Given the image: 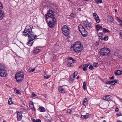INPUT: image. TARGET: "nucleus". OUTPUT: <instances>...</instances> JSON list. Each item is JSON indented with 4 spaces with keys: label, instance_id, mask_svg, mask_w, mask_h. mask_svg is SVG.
<instances>
[{
    "label": "nucleus",
    "instance_id": "33",
    "mask_svg": "<svg viewBox=\"0 0 122 122\" xmlns=\"http://www.w3.org/2000/svg\"><path fill=\"white\" fill-rule=\"evenodd\" d=\"M86 81H84L83 82V88L84 90L86 89Z\"/></svg>",
    "mask_w": 122,
    "mask_h": 122
},
{
    "label": "nucleus",
    "instance_id": "18",
    "mask_svg": "<svg viewBox=\"0 0 122 122\" xmlns=\"http://www.w3.org/2000/svg\"><path fill=\"white\" fill-rule=\"evenodd\" d=\"M29 107L30 108L32 109L33 111H36L33 103L32 102H30Z\"/></svg>",
    "mask_w": 122,
    "mask_h": 122
},
{
    "label": "nucleus",
    "instance_id": "64",
    "mask_svg": "<svg viewBox=\"0 0 122 122\" xmlns=\"http://www.w3.org/2000/svg\"><path fill=\"white\" fill-rule=\"evenodd\" d=\"M117 122H122V121H118Z\"/></svg>",
    "mask_w": 122,
    "mask_h": 122
},
{
    "label": "nucleus",
    "instance_id": "38",
    "mask_svg": "<svg viewBox=\"0 0 122 122\" xmlns=\"http://www.w3.org/2000/svg\"><path fill=\"white\" fill-rule=\"evenodd\" d=\"M89 64H84L83 65V67H86L87 68V67L89 66Z\"/></svg>",
    "mask_w": 122,
    "mask_h": 122
},
{
    "label": "nucleus",
    "instance_id": "49",
    "mask_svg": "<svg viewBox=\"0 0 122 122\" xmlns=\"http://www.w3.org/2000/svg\"><path fill=\"white\" fill-rule=\"evenodd\" d=\"M50 77V76H45L44 77V78L45 79H47L49 78Z\"/></svg>",
    "mask_w": 122,
    "mask_h": 122
},
{
    "label": "nucleus",
    "instance_id": "52",
    "mask_svg": "<svg viewBox=\"0 0 122 122\" xmlns=\"http://www.w3.org/2000/svg\"><path fill=\"white\" fill-rule=\"evenodd\" d=\"M73 63H76V60L73 59L72 60Z\"/></svg>",
    "mask_w": 122,
    "mask_h": 122
},
{
    "label": "nucleus",
    "instance_id": "11",
    "mask_svg": "<svg viewBox=\"0 0 122 122\" xmlns=\"http://www.w3.org/2000/svg\"><path fill=\"white\" fill-rule=\"evenodd\" d=\"M93 17L97 22V23H99L100 22V20L98 16L95 13H93Z\"/></svg>",
    "mask_w": 122,
    "mask_h": 122
},
{
    "label": "nucleus",
    "instance_id": "57",
    "mask_svg": "<svg viewBox=\"0 0 122 122\" xmlns=\"http://www.w3.org/2000/svg\"><path fill=\"white\" fill-rule=\"evenodd\" d=\"M76 76H75V74H74V73L73 74L72 76H72V77H74V78Z\"/></svg>",
    "mask_w": 122,
    "mask_h": 122
},
{
    "label": "nucleus",
    "instance_id": "43",
    "mask_svg": "<svg viewBox=\"0 0 122 122\" xmlns=\"http://www.w3.org/2000/svg\"><path fill=\"white\" fill-rule=\"evenodd\" d=\"M3 8L2 5L1 3L0 2V10H2Z\"/></svg>",
    "mask_w": 122,
    "mask_h": 122
},
{
    "label": "nucleus",
    "instance_id": "34",
    "mask_svg": "<svg viewBox=\"0 0 122 122\" xmlns=\"http://www.w3.org/2000/svg\"><path fill=\"white\" fill-rule=\"evenodd\" d=\"M67 66L69 67H72L73 66L72 64L70 62H68L67 64Z\"/></svg>",
    "mask_w": 122,
    "mask_h": 122
},
{
    "label": "nucleus",
    "instance_id": "44",
    "mask_svg": "<svg viewBox=\"0 0 122 122\" xmlns=\"http://www.w3.org/2000/svg\"><path fill=\"white\" fill-rule=\"evenodd\" d=\"M75 78L74 77L71 76L70 78V81H73L74 80Z\"/></svg>",
    "mask_w": 122,
    "mask_h": 122
},
{
    "label": "nucleus",
    "instance_id": "13",
    "mask_svg": "<svg viewBox=\"0 0 122 122\" xmlns=\"http://www.w3.org/2000/svg\"><path fill=\"white\" fill-rule=\"evenodd\" d=\"M112 96L110 95H107L104 97L103 99L107 101H110L112 99Z\"/></svg>",
    "mask_w": 122,
    "mask_h": 122
},
{
    "label": "nucleus",
    "instance_id": "45",
    "mask_svg": "<svg viewBox=\"0 0 122 122\" xmlns=\"http://www.w3.org/2000/svg\"><path fill=\"white\" fill-rule=\"evenodd\" d=\"M117 19L118 21L120 23H121L122 22V20H121L118 17H117Z\"/></svg>",
    "mask_w": 122,
    "mask_h": 122
},
{
    "label": "nucleus",
    "instance_id": "53",
    "mask_svg": "<svg viewBox=\"0 0 122 122\" xmlns=\"http://www.w3.org/2000/svg\"><path fill=\"white\" fill-rule=\"evenodd\" d=\"M78 74V72L76 71H75L74 73V74H75V76H77Z\"/></svg>",
    "mask_w": 122,
    "mask_h": 122
},
{
    "label": "nucleus",
    "instance_id": "21",
    "mask_svg": "<svg viewBox=\"0 0 122 122\" xmlns=\"http://www.w3.org/2000/svg\"><path fill=\"white\" fill-rule=\"evenodd\" d=\"M96 28H97V31L99 30H101L102 29V27L99 25H96Z\"/></svg>",
    "mask_w": 122,
    "mask_h": 122
},
{
    "label": "nucleus",
    "instance_id": "58",
    "mask_svg": "<svg viewBox=\"0 0 122 122\" xmlns=\"http://www.w3.org/2000/svg\"><path fill=\"white\" fill-rule=\"evenodd\" d=\"M120 34L121 37L122 38V31L121 32H120Z\"/></svg>",
    "mask_w": 122,
    "mask_h": 122
},
{
    "label": "nucleus",
    "instance_id": "10",
    "mask_svg": "<svg viewBox=\"0 0 122 122\" xmlns=\"http://www.w3.org/2000/svg\"><path fill=\"white\" fill-rule=\"evenodd\" d=\"M54 14V11L51 10H50L48 11L47 14H46V16L48 17L49 16L50 17H54L53 15Z\"/></svg>",
    "mask_w": 122,
    "mask_h": 122
},
{
    "label": "nucleus",
    "instance_id": "48",
    "mask_svg": "<svg viewBox=\"0 0 122 122\" xmlns=\"http://www.w3.org/2000/svg\"><path fill=\"white\" fill-rule=\"evenodd\" d=\"M116 115L117 117H119L120 116H122V114L120 113H117L116 114Z\"/></svg>",
    "mask_w": 122,
    "mask_h": 122
},
{
    "label": "nucleus",
    "instance_id": "50",
    "mask_svg": "<svg viewBox=\"0 0 122 122\" xmlns=\"http://www.w3.org/2000/svg\"><path fill=\"white\" fill-rule=\"evenodd\" d=\"M114 85L111 84L109 87L110 88L112 89V88L114 87Z\"/></svg>",
    "mask_w": 122,
    "mask_h": 122
},
{
    "label": "nucleus",
    "instance_id": "9",
    "mask_svg": "<svg viewBox=\"0 0 122 122\" xmlns=\"http://www.w3.org/2000/svg\"><path fill=\"white\" fill-rule=\"evenodd\" d=\"M7 74L6 71L5 69L0 70V76L2 77H5Z\"/></svg>",
    "mask_w": 122,
    "mask_h": 122
},
{
    "label": "nucleus",
    "instance_id": "3",
    "mask_svg": "<svg viewBox=\"0 0 122 122\" xmlns=\"http://www.w3.org/2000/svg\"><path fill=\"white\" fill-rule=\"evenodd\" d=\"M74 51L76 52H80L83 48L80 41L76 42L72 46Z\"/></svg>",
    "mask_w": 122,
    "mask_h": 122
},
{
    "label": "nucleus",
    "instance_id": "30",
    "mask_svg": "<svg viewBox=\"0 0 122 122\" xmlns=\"http://www.w3.org/2000/svg\"><path fill=\"white\" fill-rule=\"evenodd\" d=\"M103 32L105 33H107V32H109L110 31L106 29L105 28H103L102 29Z\"/></svg>",
    "mask_w": 122,
    "mask_h": 122
},
{
    "label": "nucleus",
    "instance_id": "17",
    "mask_svg": "<svg viewBox=\"0 0 122 122\" xmlns=\"http://www.w3.org/2000/svg\"><path fill=\"white\" fill-rule=\"evenodd\" d=\"M58 90L59 92L62 93H64L65 92V90L64 89L63 87L61 86H60L58 87Z\"/></svg>",
    "mask_w": 122,
    "mask_h": 122
},
{
    "label": "nucleus",
    "instance_id": "23",
    "mask_svg": "<svg viewBox=\"0 0 122 122\" xmlns=\"http://www.w3.org/2000/svg\"><path fill=\"white\" fill-rule=\"evenodd\" d=\"M8 104L11 105L13 104L14 103L13 102L12 99L10 98L8 100Z\"/></svg>",
    "mask_w": 122,
    "mask_h": 122
},
{
    "label": "nucleus",
    "instance_id": "12",
    "mask_svg": "<svg viewBox=\"0 0 122 122\" xmlns=\"http://www.w3.org/2000/svg\"><path fill=\"white\" fill-rule=\"evenodd\" d=\"M21 112H18L17 113V117L18 121H20L22 118Z\"/></svg>",
    "mask_w": 122,
    "mask_h": 122
},
{
    "label": "nucleus",
    "instance_id": "46",
    "mask_svg": "<svg viewBox=\"0 0 122 122\" xmlns=\"http://www.w3.org/2000/svg\"><path fill=\"white\" fill-rule=\"evenodd\" d=\"M73 59L72 57H68L67 58V59L68 60H72Z\"/></svg>",
    "mask_w": 122,
    "mask_h": 122
},
{
    "label": "nucleus",
    "instance_id": "28",
    "mask_svg": "<svg viewBox=\"0 0 122 122\" xmlns=\"http://www.w3.org/2000/svg\"><path fill=\"white\" fill-rule=\"evenodd\" d=\"M35 68L32 69L31 68H30L28 69V71L29 72H33L35 71Z\"/></svg>",
    "mask_w": 122,
    "mask_h": 122
},
{
    "label": "nucleus",
    "instance_id": "5",
    "mask_svg": "<svg viewBox=\"0 0 122 122\" xmlns=\"http://www.w3.org/2000/svg\"><path fill=\"white\" fill-rule=\"evenodd\" d=\"M110 50L108 48L106 47L101 48L100 51V55L102 56H107L109 54Z\"/></svg>",
    "mask_w": 122,
    "mask_h": 122
},
{
    "label": "nucleus",
    "instance_id": "56",
    "mask_svg": "<svg viewBox=\"0 0 122 122\" xmlns=\"http://www.w3.org/2000/svg\"><path fill=\"white\" fill-rule=\"evenodd\" d=\"M114 78V77L113 76H112L111 77H110V79L111 80H112Z\"/></svg>",
    "mask_w": 122,
    "mask_h": 122
},
{
    "label": "nucleus",
    "instance_id": "24",
    "mask_svg": "<svg viewBox=\"0 0 122 122\" xmlns=\"http://www.w3.org/2000/svg\"><path fill=\"white\" fill-rule=\"evenodd\" d=\"M39 109L40 110V112H45L46 111L45 108L43 107H39Z\"/></svg>",
    "mask_w": 122,
    "mask_h": 122
},
{
    "label": "nucleus",
    "instance_id": "47",
    "mask_svg": "<svg viewBox=\"0 0 122 122\" xmlns=\"http://www.w3.org/2000/svg\"><path fill=\"white\" fill-rule=\"evenodd\" d=\"M82 68L83 69V70L84 71H87V68L86 67H83Z\"/></svg>",
    "mask_w": 122,
    "mask_h": 122
},
{
    "label": "nucleus",
    "instance_id": "15",
    "mask_svg": "<svg viewBox=\"0 0 122 122\" xmlns=\"http://www.w3.org/2000/svg\"><path fill=\"white\" fill-rule=\"evenodd\" d=\"M63 34L66 36H67L70 34V30L62 31Z\"/></svg>",
    "mask_w": 122,
    "mask_h": 122
},
{
    "label": "nucleus",
    "instance_id": "36",
    "mask_svg": "<svg viewBox=\"0 0 122 122\" xmlns=\"http://www.w3.org/2000/svg\"><path fill=\"white\" fill-rule=\"evenodd\" d=\"M70 15H71V18H74L75 16V14H74L73 13H72Z\"/></svg>",
    "mask_w": 122,
    "mask_h": 122
},
{
    "label": "nucleus",
    "instance_id": "40",
    "mask_svg": "<svg viewBox=\"0 0 122 122\" xmlns=\"http://www.w3.org/2000/svg\"><path fill=\"white\" fill-rule=\"evenodd\" d=\"M98 36L100 37H101L102 36V32H99L98 33Z\"/></svg>",
    "mask_w": 122,
    "mask_h": 122
},
{
    "label": "nucleus",
    "instance_id": "51",
    "mask_svg": "<svg viewBox=\"0 0 122 122\" xmlns=\"http://www.w3.org/2000/svg\"><path fill=\"white\" fill-rule=\"evenodd\" d=\"M93 66H94V67H97V65L96 64H95V62H94L93 63Z\"/></svg>",
    "mask_w": 122,
    "mask_h": 122
},
{
    "label": "nucleus",
    "instance_id": "6",
    "mask_svg": "<svg viewBox=\"0 0 122 122\" xmlns=\"http://www.w3.org/2000/svg\"><path fill=\"white\" fill-rule=\"evenodd\" d=\"M78 29L82 35L84 37L87 36V32L84 27L81 24H80L78 26Z\"/></svg>",
    "mask_w": 122,
    "mask_h": 122
},
{
    "label": "nucleus",
    "instance_id": "25",
    "mask_svg": "<svg viewBox=\"0 0 122 122\" xmlns=\"http://www.w3.org/2000/svg\"><path fill=\"white\" fill-rule=\"evenodd\" d=\"M89 115H81V117L83 119H86L88 117Z\"/></svg>",
    "mask_w": 122,
    "mask_h": 122
},
{
    "label": "nucleus",
    "instance_id": "29",
    "mask_svg": "<svg viewBox=\"0 0 122 122\" xmlns=\"http://www.w3.org/2000/svg\"><path fill=\"white\" fill-rule=\"evenodd\" d=\"M5 66L4 65L2 64H0V70H2L5 69Z\"/></svg>",
    "mask_w": 122,
    "mask_h": 122
},
{
    "label": "nucleus",
    "instance_id": "8",
    "mask_svg": "<svg viewBox=\"0 0 122 122\" xmlns=\"http://www.w3.org/2000/svg\"><path fill=\"white\" fill-rule=\"evenodd\" d=\"M83 22L85 27L87 30H89L92 28V25L87 21H84Z\"/></svg>",
    "mask_w": 122,
    "mask_h": 122
},
{
    "label": "nucleus",
    "instance_id": "62",
    "mask_svg": "<svg viewBox=\"0 0 122 122\" xmlns=\"http://www.w3.org/2000/svg\"><path fill=\"white\" fill-rule=\"evenodd\" d=\"M79 76H77V77H76V79H78L79 78Z\"/></svg>",
    "mask_w": 122,
    "mask_h": 122
},
{
    "label": "nucleus",
    "instance_id": "37",
    "mask_svg": "<svg viewBox=\"0 0 122 122\" xmlns=\"http://www.w3.org/2000/svg\"><path fill=\"white\" fill-rule=\"evenodd\" d=\"M72 110L71 109L68 110L67 112L69 114H71V112H72Z\"/></svg>",
    "mask_w": 122,
    "mask_h": 122
},
{
    "label": "nucleus",
    "instance_id": "59",
    "mask_svg": "<svg viewBox=\"0 0 122 122\" xmlns=\"http://www.w3.org/2000/svg\"><path fill=\"white\" fill-rule=\"evenodd\" d=\"M74 115L75 116H76L77 117H78L79 116L77 114H74Z\"/></svg>",
    "mask_w": 122,
    "mask_h": 122
},
{
    "label": "nucleus",
    "instance_id": "7",
    "mask_svg": "<svg viewBox=\"0 0 122 122\" xmlns=\"http://www.w3.org/2000/svg\"><path fill=\"white\" fill-rule=\"evenodd\" d=\"M32 37H30V36H27L28 37L29 40L27 43V45L30 46H32L34 42L33 40L36 38V37H37V36L35 35L32 36Z\"/></svg>",
    "mask_w": 122,
    "mask_h": 122
},
{
    "label": "nucleus",
    "instance_id": "27",
    "mask_svg": "<svg viewBox=\"0 0 122 122\" xmlns=\"http://www.w3.org/2000/svg\"><path fill=\"white\" fill-rule=\"evenodd\" d=\"M101 39L102 40L107 41L108 39V37L107 36H105L104 38H102Z\"/></svg>",
    "mask_w": 122,
    "mask_h": 122
},
{
    "label": "nucleus",
    "instance_id": "19",
    "mask_svg": "<svg viewBox=\"0 0 122 122\" xmlns=\"http://www.w3.org/2000/svg\"><path fill=\"white\" fill-rule=\"evenodd\" d=\"M70 27L67 26L66 25H64L62 26V31L66 30H70Z\"/></svg>",
    "mask_w": 122,
    "mask_h": 122
},
{
    "label": "nucleus",
    "instance_id": "2",
    "mask_svg": "<svg viewBox=\"0 0 122 122\" xmlns=\"http://www.w3.org/2000/svg\"><path fill=\"white\" fill-rule=\"evenodd\" d=\"M46 19L49 27L51 28H53L56 22V20L55 17L46 16Z\"/></svg>",
    "mask_w": 122,
    "mask_h": 122
},
{
    "label": "nucleus",
    "instance_id": "61",
    "mask_svg": "<svg viewBox=\"0 0 122 122\" xmlns=\"http://www.w3.org/2000/svg\"><path fill=\"white\" fill-rule=\"evenodd\" d=\"M78 10L80 11L81 10V9L80 8H79L78 9Z\"/></svg>",
    "mask_w": 122,
    "mask_h": 122
},
{
    "label": "nucleus",
    "instance_id": "31",
    "mask_svg": "<svg viewBox=\"0 0 122 122\" xmlns=\"http://www.w3.org/2000/svg\"><path fill=\"white\" fill-rule=\"evenodd\" d=\"M33 122H41V121L40 119H38L35 120V119H33L32 120Z\"/></svg>",
    "mask_w": 122,
    "mask_h": 122
},
{
    "label": "nucleus",
    "instance_id": "22",
    "mask_svg": "<svg viewBox=\"0 0 122 122\" xmlns=\"http://www.w3.org/2000/svg\"><path fill=\"white\" fill-rule=\"evenodd\" d=\"M84 101L83 103V105L85 106H86L87 105L88 102L87 99V98H85L84 99Z\"/></svg>",
    "mask_w": 122,
    "mask_h": 122
},
{
    "label": "nucleus",
    "instance_id": "41",
    "mask_svg": "<svg viewBox=\"0 0 122 122\" xmlns=\"http://www.w3.org/2000/svg\"><path fill=\"white\" fill-rule=\"evenodd\" d=\"M94 67L92 65H91L89 67V69L91 70H92L94 69Z\"/></svg>",
    "mask_w": 122,
    "mask_h": 122
},
{
    "label": "nucleus",
    "instance_id": "14",
    "mask_svg": "<svg viewBox=\"0 0 122 122\" xmlns=\"http://www.w3.org/2000/svg\"><path fill=\"white\" fill-rule=\"evenodd\" d=\"M107 21L111 23L112 24L113 23V19L111 16H108L107 17Z\"/></svg>",
    "mask_w": 122,
    "mask_h": 122
},
{
    "label": "nucleus",
    "instance_id": "35",
    "mask_svg": "<svg viewBox=\"0 0 122 122\" xmlns=\"http://www.w3.org/2000/svg\"><path fill=\"white\" fill-rule=\"evenodd\" d=\"M118 81V80H117L116 79H114V80H113L111 81V83H112V84L114 82V83L115 82V83H118V82H117V81Z\"/></svg>",
    "mask_w": 122,
    "mask_h": 122
},
{
    "label": "nucleus",
    "instance_id": "1",
    "mask_svg": "<svg viewBox=\"0 0 122 122\" xmlns=\"http://www.w3.org/2000/svg\"><path fill=\"white\" fill-rule=\"evenodd\" d=\"M33 26L32 25H27L23 32V35L25 36H30V37H32V36L35 35L34 33L32 31Z\"/></svg>",
    "mask_w": 122,
    "mask_h": 122
},
{
    "label": "nucleus",
    "instance_id": "42",
    "mask_svg": "<svg viewBox=\"0 0 122 122\" xmlns=\"http://www.w3.org/2000/svg\"><path fill=\"white\" fill-rule=\"evenodd\" d=\"M16 93L19 94H21V92L19 90H16Z\"/></svg>",
    "mask_w": 122,
    "mask_h": 122
},
{
    "label": "nucleus",
    "instance_id": "55",
    "mask_svg": "<svg viewBox=\"0 0 122 122\" xmlns=\"http://www.w3.org/2000/svg\"><path fill=\"white\" fill-rule=\"evenodd\" d=\"M32 95L33 97H34L36 96V94L34 93H32Z\"/></svg>",
    "mask_w": 122,
    "mask_h": 122
},
{
    "label": "nucleus",
    "instance_id": "60",
    "mask_svg": "<svg viewBox=\"0 0 122 122\" xmlns=\"http://www.w3.org/2000/svg\"><path fill=\"white\" fill-rule=\"evenodd\" d=\"M82 67V65H81L80 66H79V68H81Z\"/></svg>",
    "mask_w": 122,
    "mask_h": 122
},
{
    "label": "nucleus",
    "instance_id": "4",
    "mask_svg": "<svg viewBox=\"0 0 122 122\" xmlns=\"http://www.w3.org/2000/svg\"><path fill=\"white\" fill-rule=\"evenodd\" d=\"M24 74L22 72L20 71L17 72L15 74V78L18 82H22L24 79Z\"/></svg>",
    "mask_w": 122,
    "mask_h": 122
},
{
    "label": "nucleus",
    "instance_id": "32",
    "mask_svg": "<svg viewBox=\"0 0 122 122\" xmlns=\"http://www.w3.org/2000/svg\"><path fill=\"white\" fill-rule=\"evenodd\" d=\"M96 3L98 4V3H102V0H94Z\"/></svg>",
    "mask_w": 122,
    "mask_h": 122
},
{
    "label": "nucleus",
    "instance_id": "20",
    "mask_svg": "<svg viewBox=\"0 0 122 122\" xmlns=\"http://www.w3.org/2000/svg\"><path fill=\"white\" fill-rule=\"evenodd\" d=\"M4 15V11L1 10H0V20H1L3 19Z\"/></svg>",
    "mask_w": 122,
    "mask_h": 122
},
{
    "label": "nucleus",
    "instance_id": "54",
    "mask_svg": "<svg viewBox=\"0 0 122 122\" xmlns=\"http://www.w3.org/2000/svg\"><path fill=\"white\" fill-rule=\"evenodd\" d=\"M118 110L119 109L117 108L116 107L115 108V110L116 112H117Z\"/></svg>",
    "mask_w": 122,
    "mask_h": 122
},
{
    "label": "nucleus",
    "instance_id": "63",
    "mask_svg": "<svg viewBox=\"0 0 122 122\" xmlns=\"http://www.w3.org/2000/svg\"><path fill=\"white\" fill-rule=\"evenodd\" d=\"M120 99L121 101L122 102V99L121 98Z\"/></svg>",
    "mask_w": 122,
    "mask_h": 122
},
{
    "label": "nucleus",
    "instance_id": "16",
    "mask_svg": "<svg viewBox=\"0 0 122 122\" xmlns=\"http://www.w3.org/2000/svg\"><path fill=\"white\" fill-rule=\"evenodd\" d=\"M114 74L116 76L121 75L122 74V71L117 70L114 72Z\"/></svg>",
    "mask_w": 122,
    "mask_h": 122
},
{
    "label": "nucleus",
    "instance_id": "26",
    "mask_svg": "<svg viewBox=\"0 0 122 122\" xmlns=\"http://www.w3.org/2000/svg\"><path fill=\"white\" fill-rule=\"evenodd\" d=\"M41 51L40 49H37L34 50V53L35 54H37L39 52Z\"/></svg>",
    "mask_w": 122,
    "mask_h": 122
},
{
    "label": "nucleus",
    "instance_id": "39",
    "mask_svg": "<svg viewBox=\"0 0 122 122\" xmlns=\"http://www.w3.org/2000/svg\"><path fill=\"white\" fill-rule=\"evenodd\" d=\"M105 84L106 85L107 84H110L112 83L111 81H107L106 82H105Z\"/></svg>",
    "mask_w": 122,
    "mask_h": 122
}]
</instances>
